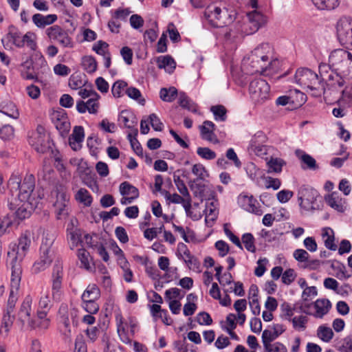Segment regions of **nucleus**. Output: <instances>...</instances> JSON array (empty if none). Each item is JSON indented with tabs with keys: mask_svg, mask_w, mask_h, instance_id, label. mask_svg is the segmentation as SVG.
I'll list each match as a JSON object with an SVG mask.
<instances>
[{
	"mask_svg": "<svg viewBox=\"0 0 352 352\" xmlns=\"http://www.w3.org/2000/svg\"><path fill=\"white\" fill-rule=\"evenodd\" d=\"M74 352H87V344L82 335L76 336Z\"/></svg>",
	"mask_w": 352,
	"mask_h": 352,
	"instance_id": "62",
	"label": "nucleus"
},
{
	"mask_svg": "<svg viewBox=\"0 0 352 352\" xmlns=\"http://www.w3.org/2000/svg\"><path fill=\"white\" fill-rule=\"evenodd\" d=\"M236 316L234 314H229L226 318L225 321H221L220 324L221 329L224 331H230L234 330L236 327Z\"/></svg>",
	"mask_w": 352,
	"mask_h": 352,
	"instance_id": "50",
	"label": "nucleus"
},
{
	"mask_svg": "<svg viewBox=\"0 0 352 352\" xmlns=\"http://www.w3.org/2000/svg\"><path fill=\"white\" fill-rule=\"evenodd\" d=\"M156 63L159 69H164L168 74H172L176 67V62L170 55L157 57Z\"/></svg>",
	"mask_w": 352,
	"mask_h": 352,
	"instance_id": "27",
	"label": "nucleus"
},
{
	"mask_svg": "<svg viewBox=\"0 0 352 352\" xmlns=\"http://www.w3.org/2000/svg\"><path fill=\"white\" fill-rule=\"evenodd\" d=\"M177 95V90L175 87H171L168 89L162 88L160 91V98L164 101L170 102L173 101Z\"/></svg>",
	"mask_w": 352,
	"mask_h": 352,
	"instance_id": "49",
	"label": "nucleus"
},
{
	"mask_svg": "<svg viewBox=\"0 0 352 352\" xmlns=\"http://www.w3.org/2000/svg\"><path fill=\"white\" fill-rule=\"evenodd\" d=\"M173 227L174 230L180 234L181 237L185 242L190 243L195 241V233L190 228L186 227L184 228L182 226H177L175 224H173Z\"/></svg>",
	"mask_w": 352,
	"mask_h": 352,
	"instance_id": "36",
	"label": "nucleus"
},
{
	"mask_svg": "<svg viewBox=\"0 0 352 352\" xmlns=\"http://www.w3.org/2000/svg\"><path fill=\"white\" fill-rule=\"evenodd\" d=\"M52 297L48 288L43 290L38 302V309L37 311V318L40 320L39 326L41 329H45L50 325V320L47 318L48 311L52 305Z\"/></svg>",
	"mask_w": 352,
	"mask_h": 352,
	"instance_id": "8",
	"label": "nucleus"
},
{
	"mask_svg": "<svg viewBox=\"0 0 352 352\" xmlns=\"http://www.w3.org/2000/svg\"><path fill=\"white\" fill-rule=\"evenodd\" d=\"M319 197L318 192L309 186H301L298 191L300 206L305 210L316 209V201Z\"/></svg>",
	"mask_w": 352,
	"mask_h": 352,
	"instance_id": "11",
	"label": "nucleus"
},
{
	"mask_svg": "<svg viewBox=\"0 0 352 352\" xmlns=\"http://www.w3.org/2000/svg\"><path fill=\"white\" fill-rule=\"evenodd\" d=\"M292 323L293 328L297 331H304L307 328L308 318L305 316L300 315L292 318L290 320Z\"/></svg>",
	"mask_w": 352,
	"mask_h": 352,
	"instance_id": "46",
	"label": "nucleus"
},
{
	"mask_svg": "<svg viewBox=\"0 0 352 352\" xmlns=\"http://www.w3.org/2000/svg\"><path fill=\"white\" fill-rule=\"evenodd\" d=\"M31 240L27 233L23 234L18 239V243H11L8 252L7 262L11 265L10 292L8 300L6 310L12 313L19 297V289L21 279L22 269L21 262L25 256Z\"/></svg>",
	"mask_w": 352,
	"mask_h": 352,
	"instance_id": "1",
	"label": "nucleus"
},
{
	"mask_svg": "<svg viewBox=\"0 0 352 352\" xmlns=\"http://www.w3.org/2000/svg\"><path fill=\"white\" fill-rule=\"evenodd\" d=\"M325 201L331 208L339 212H343L345 210V200L336 192H333L325 197Z\"/></svg>",
	"mask_w": 352,
	"mask_h": 352,
	"instance_id": "24",
	"label": "nucleus"
},
{
	"mask_svg": "<svg viewBox=\"0 0 352 352\" xmlns=\"http://www.w3.org/2000/svg\"><path fill=\"white\" fill-rule=\"evenodd\" d=\"M277 63L273 47L269 43H262L243 58L242 67L247 74H263L268 69L274 70Z\"/></svg>",
	"mask_w": 352,
	"mask_h": 352,
	"instance_id": "2",
	"label": "nucleus"
},
{
	"mask_svg": "<svg viewBox=\"0 0 352 352\" xmlns=\"http://www.w3.org/2000/svg\"><path fill=\"white\" fill-rule=\"evenodd\" d=\"M197 300V296L191 293L186 297V303L184 305L183 313L185 316H192L197 309L195 302Z\"/></svg>",
	"mask_w": 352,
	"mask_h": 352,
	"instance_id": "32",
	"label": "nucleus"
},
{
	"mask_svg": "<svg viewBox=\"0 0 352 352\" xmlns=\"http://www.w3.org/2000/svg\"><path fill=\"white\" fill-rule=\"evenodd\" d=\"M32 302V297L30 296H27L23 300L19 311L17 315V322L22 327L32 328L34 329L36 327H39V322L37 319L36 321L32 320L31 318V305Z\"/></svg>",
	"mask_w": 352,
	"mask_h": 352,
	"instance_id": "10",
	"label": "nucleus"
},
{
	"mask_svg": "<svg viewBox=\"0 0 352 352\" xmlns=\"http://www.w3.org/2000/svg\"><path fill=\"white\" fill-rule=\"evenodd\" d=\"M67 241L71 250H74L83 242L81 230L73 224L68 225L67 228Z\"/></svg>",
	"mask_w": 352,
	"mask_h": 352,
	"instance_id": "21",
	"label": "nucleus"
},
{
	"mask_svg": "<svg viewBox=\"0 0 352 352\" xmlns=\"http://www.w3.org/2000/svg\"><path fill=\"white\" fill-rule=\"evenodd\" d=\"M245 170L248 176L252 181L257 182L260 178H263L264 177L263 170L258 168L256 164L252 162L248 163L247 164Z\"/></svg>",
	"mask_w": 352,
	"mask_h": 352,
	"instance_id": "40",
	"label": "nucleus"
},
{
	"mask_svg": "<svg viewBox=\"0 0 352 352\" xmlns=\"http://www.w3.org/2000/svg\"><path fill=\"white\" fill-rule=\"evenodd\" d=\"M314 317L322 318L326 315L331 307V303L328 299H318L314 302Z\"/></svg>",
	"mask_w": 352,
	"mask_h": 352,
	"instance_id": "28",
	"label": "nucleus"
},
{
	"mask_svg": "<svg viewBox=\"0 0 352 352\" xmlns=\"http://www.w3.org/2000/svg\"><path fill=\"white\" fill-rule=\"evenodd\" d=\"M296 155L303 163L304 165H302L303 169L316 170L318 168L316 160L310 155L301 150H296Z\"/></svg>",
	"mask_w": 352,
	"mask_h": 352,
	"instance_id": "30",
	"label": "nucleus"
},
{
	"mask_svg": "<svg viewBox=\"0 0 352 352\" xmlns=\"http://www.w3.org/2000/svg\"><path fill=\"white\" fill-rule=\"evenodd\" d=\"M341 99L349 105H352V85L345 86L344 89L342 91Z\"/></svg>",
	"mask_w": 352,
	"mask_h": 352,
	"instance_id": "63",
	"label": "nucleus"
},
{
	"mask_svg": "<svg viewBox=\"0 0 352 352\" xmlns=\"http://www.w3.org/2000/svg\"><path fill=\"white\" fill-rule=\"evenodd\" d=\"M236 12L224 3H212L207 6L204 16L215 28H222L232 24L236 18Z\"/></svg>",
	"mask_w": 352,
	"mask_h": 352,
	"instance_id": "4",
	"label": "nucleus"
},
{
	"mask_svg": "<svg viewBox=\"0 0 352 352\" xmlns=\"http://www.w3.org/2000/svg\"><path fill=\"white\" fill-rule=\"evenodd\" d=\"M268 173L279 174L283 170V167L286 165V162L279 157H271L266 163Z\"/></svg>",
	"mask_w": 352,
	"mask_h": 352,
	"instance_id": "31",
	"label": "nucleus"
},
{
	"mask_svg": "<svg viewBox=\"0 0 352 352\" xmlns=\"http://www.w3.org/2000/svg\"><path fill=\"white\" fill-rule=\"evenodd\" d=\"M77 256L80 262V267L89 272L94 270V263L89 252L85 248H80L78 250Z\"/></svg>",
	"mask_w": 352,
	"mask_h": 352,
	"instance_id": "26",
	"label": "nucleus"
},
{
	"mask_svg": "<svg viewBox=\"0 0 352 352\" xmlns=\"http://www.w3.org/2000/svg\"><path fill=\"white\" fill-rule=\"evenodd\" d=\"M201 138L213 144H217L219 140L214 133L215 125L211 121H204L203 124L199 126Z\"/></svg>",
	"mask_w": 352,
	"mask_h": 352,
	"instance_id": "20",
	"label": "nucleus"
},
{
	"mask_svg": "<svg viewBox=\"0 0 352 352\" xmlns=\"http://www.w3.org/2000/svg\"><path fill=\"white\" fill-rule=\"evenodd\" d=\"M8 187L12 197L20 202L30 204L32 208H37L43 197L38 190L34 191L35 180L32 175H27L21 182L20 175L13 173L8 180Z\"/></svg>",
	"mask_w": 352,
	"mask_h": 352,
	"instance_id": "3",
	"label": "nucleus"
},
{
	"mask_svg": "<svg viewBox=\"0 0 352 352\" xmlns=\"http://www.w3.org/2000/svg\"><path fill=\"white\" fill-rule=\"evenodd\" d=\"M340 0H312L313 3L320 10H332L340 4Z\"/></svg>",
	"mask_w": 352,
	"mask_h": 352,
	"instance_id": "44",
	"label": "nucleus"
},
{
	"mask_svg": "<svg viewBox=\"0 0 352 352\" xmlns=\"http://www.w3.org/2000/svg\"><path fill=\"white\" fill-rule=\"evenodd\" d=\"M135 119L134 116L127 111H122L119 116V121L120 123L136 133L138 129L135 126L137 122L134 120Z\"/></svg>",
	"mask_w": 352,
	"mask_h": 352,
	"instance_id": "37",
	"label": "nucleus"
},
{
	"mask_svg": "<svg viewBox=\"0 0 352 352\" xmlns=\"http://www.w3.org/2000/svg\"><path fill=\"white\" fill-rule=\"evenodd\" d=\"M50 118L56 129L62 134L67 133L70 129V122L65 110L59 109L54 110Z\"/></svg>",
	"mask_w": 352,
	"mask_h": 352,
	"instance_id": "16",
	"label": "nucleus"
},
{
	"mask_svg": "<svg viewBox=\"0 0 352 352\" xmlns=\"http://www.w3.org/2000/svg\"><path fill=\"white\" fill-rule=\"evenodd\" d=\"M100 296V292L98 286L95 284L89 285L83 294H82V300H97Z\"/></svg>",
	"mask_w": 352,
	"mask_h": 352,
	"instance_id": "34",
	"label": "nucleus"
},
{
	"mask_svg": "<svg viewBox=\"0 0 352 352\" xmlns=\"http://www.w3.org/2000/svg\"><path fill=\"white\" fill-rule=\"evenodd\" d=\"M47 36L56 41L63 47L73 48L74 43L68 33L58 25H53L46 30Z\"/></svg>",
	"mask_w": 352,
	"mask_h": 352,
	"instance_id": "13",
	"label": "nucleus"
},
{
	"mask_svg": "<svg viewBox=\"0 0 352 352\" xmlns=\"http://www.w3.org/2000/svg\"><path fill=\"white\" fill-rule=\"evenodd\" d=\"M36 36L34 33L28 32L25 34L23 36V46L25 45L28 47L31 50H36L37 45L36 43Z\"/></svg>",
	"mask_w": 352,
	"mask_h": 352,
	"instance_id": "57",
	"label": "nucleus"
},
{
	"mask_svg": "<svg viewBox=\"0 0 352 352\" xmlns=\"http://www.w3.org/2000/svg\"><path fill=\"white\" fill-rule=\"evenodd\" d=\"M23 204L19 206L16 211V217L21 219H25L28 218L32 210L34 208H32L30 204H26V203L22 202Z\"/></svg>",
	"mask_w": 352,
	"mask_h": 352,
	"instance_id": "53",
	"label": "nucleus"
},
{
	"mask_svg": "<svg viewBox=\"0 0 352 352\" xmlns=\"http://www.w3.org/2000/svg\"><path fill=\"white\" fill-rule=\"evenodd\" d=\"M63 278V269L60 265H55L52 274V298L55 301L60 299L62 294V282Z\"/></svg>",
	"mask_w": 352,
	"mask_h": 352,
	"instance_id": "15",
	"label": "nucleus"
},
{
	"mask_svg": "<svg viewBox=\"0 0 352 352\" xmlns=\"http://www.w3.org/2000/svg\"><path fill=\"white\" fill-rule=\"evenodd\" d=\"M180 171L177 170L173 173V181L174 183L179 192V193L184 197H189L190 193L188 190V188L184 183V182L181 179V175L179 174Z\"/></svg>",
	"mask_w": 352,
	"mask_h": 352,
	"instance_id": "43",
	"label": "nucleus"
},
{
	"mask_svg": "<svg viewBox=\"0 0 352 352\" xmlns=\"http://www.w3.org/2000/svg\"><path fill=\"white\" fill-rule=\"evenodd\" d=\"M176 255L179 259H181L183 261L184 258H188L192 256L187 245L184 243H179L177 244Z\"/></svg>",
	"mask_w": 352,
	"mask_h": 352,
	"instance_id": "61",
	"label": "nucleus"
},
{
	"mask_svg": "<svg viewBox=\"0 0 352 352\" xmlns=\"http://www.w3.org/2000/svg\"><path fill=\"white\" fill-rule=\"evenodd\" d=\"M119 190L122 196L129 197L134 199H136L139 197L138 189L127 182L121 183Z\"/></svg>",
	"mask_w": 352,
	"mask_h": 352,
	"instance_id": "35",
	"label": "nucleus"
},
{
	"mask_svg": "<svg viewBox=\"0 0 352 352\" xmlns=\"http://www.w3.org/2000/svg\"><path fill=\"white\" fill-rule=\"evenodd\" d=\"M69 196L65 192H58L57 194V200L54 206L55 213L58 219H63L67 217L69 213Z\"/></svg>",
	"mask_w": 352,
	"mask_h": 352,
	"instance_id": "18",
	"label": "nucleus"
},
{
	"mask_svg": "<svg viewBox=\"0 0 352 352\" xmlns=\"http://www.w3.org/2000/svg\"><path fill=\"white\" fill-rule=\"evenodd\" d=\"M294 81L303 89L309 90L315 97L320 96L324 92L323 81L316 73L308 68L297 69Z\"/></svg>",
	"mask_w": 352,
	"mask_h": 352,
	"instance_id": "5",
	"label": "nucleus"
},
{
	"mask_svg": "<svg viewBox=\"0 0 352 352\" xmlns=\"http://www.w3.org/2000/svg\"><path fill=\"white\" fill-rule=\"evenodd\" d=\"M81 66L88 74H93L97 70L98 63L92 56H85L81 58Z\"/></svg>",
	"mask_w": 352,
	"mask_h": 352,
	"instance_id": "39",
	"label": "nucleus"
},
{
	"mask_svg": "<svg viewBox=\"0 0 352 352\" xmlns=\"http://www.w3.org/2000/svg\"><path fill=\"white\" fill-rule=\"evenodd\" d=\"M53 255L54 254H45L40 252L38 259L34 262L32 266V272L37 274L46 270L52 262Z\"/></svg>",
	"mask_w": 352,
	"mask_h": 352,
	"instance_id": "25",
	"label": "nucleus"
},
{
	"mask_svg": "<svg viewBox=\"0 0 352 352\" xmlns=\"http://www.w3.org/2000/svg\"><path fill=\"white\" fill-rule=\"evenodd\" d=\"M57 20V16L56 14H47L43 15L37 13L32 16V21L34 24L39 28H43L47 25H51Z\"/></svg>",
	"mask_w": 352,
	"mask_h": 352,
	"instance_id": "29",
	"label": "nucleus"
},
{
	"mask_svg": "<svg viewBox=\"0 0 352 352\" xmlns=\"http://www.w3.org/2000/svg\"><path fill=\"white\" fill-rule=\"evenodd\" d=\"M54 234L48 232L44 233L40 248L41 252L54 254V252L52 250V246L54 242Z\"/></svg>",
	"mask_w": 352,
	"mask_h": 352,
	"instance_id": "38",
	"label": "nucleus"
},
{
	"mask_svg": "<svg viewBox=\"0 0 352 352\" xmlns=\"http://www.w3.org/2000/svg\"><path fill=\"white\" fill-rule=\"evenodd\" d=\"M28 141L38 153H44L50 147L48 137L42 126H37L36 130L29 137Z\"/></svg>",
	"mask_w": 352,
	"mask_h": 352,
	"instance_id": "12",
	"label": "nucleus"
},
{
	"mask_svg": "<svg viewBox=\"0 0 352 352\" xmlns=\"http://www.w3.org/2000/svg\"><path fill=\"white\" fill-rule=\"evenodd\" d=\"M74 199L77 202L82 204L87 207L90 206L93 201V198L91 194L84 188H81L76 191L74 195Z\"/></svg>",
	"mask_w": 352,
	"mask_h": 352,
	"instance_id": "33",
	"label": "nucleus"
},
{
	"mask_svg": "<svg viewBox=\"0 0 352 352\" xmlns=\"http://www.w3.org/2000/svg\"><path fill=\"white\" fill-rule=\"evenodd\" d=\"M192 173L196 177L195 182L205 181L209 176L208 171L201 163H197L192 166Z\"/></svg>",
	"mask_w": 352,
	"mask_h": 352,
	"instance_id": "45",
	"label": "nucleus"
},
{
	"mask_svg": "<svg viewBox=\"0 0 352 352\" xmlns=\"http://www.w3.org/2000/svg\"><path fill=\"white\" fill-rule=\"evenodd\" d=\"M329 66L340 74L349 75L352 72V53L344 49L332 51L329 56Z\"/></svg>",
	"mask_w": 352,
	"mask_h": 352,
	"instance_id": "6",
	"label": "nucleus"
},
{
	"mask_svg": "<svg viewBox=\"0 0 352 352\" xmlns=\"http://www.w3.org/2000/svg\"><path fill=\"white\" fill-rule=\"evenodd\" d=\"M214 119L217 121H225L226 120V109L222 105L212 106L210 108Z\"/></svg>",
	"mask_w": 352,
	"mask_h": 352,
	"instance_id": "55",
	"label": "nucleus"
},
{
	"mask_svg": "<svg viewBox=\"0 0 352 352\" xmlns=\"http://www.w3.org/2000/svg\"><path fill=\"white\" fill-rule=\"evenodd\" d=\"M239 206L244 210L258 216L263 214V211L256 199L248 193H241L238 198Z\"/></svg>",
	"mask_w": 352,
	"mask_h": 352,
	"instance_id": "14",
	"label": "nucleus"
},
{
	"mask_svg": "<svg viewBox=\"0 0 352 352\" xmlns=\"http://www.w3.org/2000/svg\"><path fill=\"white\" fill-rule=\"evenodd\" d=\"M197 154L202 159L212 160L216 158L217 154L208 147H198Z\"/></svg>",
	"mask_w": 352,
	"mask_h": 352,
	"instance_id": "54",
	"label": "nucleus"
},
{
	"mask_svg": "<svg viewBox=\"0 0 352 352\" xmlns=\"http://www.w3.org/2000/svg\"><path fill=\"white\" fill-rule=\"evenodd\" d=\"M248 19V25H250V31H246V34H252L256 32L265 23V16L256 10L250 12L247 15Z\"/></svg>",
	"mask_w": 352,
	"mask_h": 352,
	"instance_id": "19",
	"label": "nucleus"
},
{
	"mask_svg": "<svg viewBox=\"0 0 352 352\" xmlns=\"http://www.w3.org/2000/svg\"><path fill=\"white\" fill-rule=\"evenodd\" d=\"M226 157L229 162V165H234L236 168L239 169L242 166V163L239 160L237 154L234 148H229L226 152Z\"/></svg>",
	"mask_w": 352,
	"mask_h": 352,
	"instance_id": "51",
	"label": "nucleus"
},
{
	"mask_svg": "<svg viewBox=\"0 0 352 352\" xmlns=\"http://www.w3.org/2000/svg\"><path fill=\"white\" fill-rule=\"evenodd\" d=\"M92 50L103 57L104 67L109 68L111 64V57L108 43L103 41H98L94 45Z\"/></svg>",
	"mask_w": 352,
	"mask_h": 352,
	"instance_id": "22",
	"label": "nucleus"
},
{
	"mask_svg": "<svg viewBox=\"0 0 352 352\" xmlns=\"http://www.w3.org/2000/svg\"><path fill=\"white\" fill-rule=\"evenodd\" d=\"M82 179L83 184L91 188L93 191H98L99 189L97 181L93 178L91 172L85 173V175L80 176Z\"/></svg>",
	"mask_w": 352,
	"mask_h": 352,
	"instance_id": "58",
	"label": "nucleus"
},
{
	"mask_svg": "<svg viewBox=\"0 0 352 352\" xmlns=\"http://www.w3.org/2000/svg\"><path fill=\"white\" fill-rule=\"evenodd\" d=\"M333 330L325 325H320L317 329V336L324 342H329L333 337Z\"/></svg>",
	"mask_w": 352,
	"mask_h": 352,
	"instance_id": "48",
	"label": "nucleus"
},
{
	"mask_svg": "<svg viewBox=\"0 0 352 352\" xmlns=\"http://www.w3.org/2000/svg\"><path fill=\"white\" fill-rule=\"evenodd\" d=\"M204 212L206 215V223L208 226H212L213 222L217 219L218 214L217 208L213 202L207 204Z\"/></svg>",
	"mask_w": 352,
	"mask_h": 352,
	"instance_id": "41",
	"label": "nucleus"
},
{
	"mask_svg": "<svg viewBox=\"0 0 352 352\" xmlns=\"http://www.w3.org/2000/svg\"><path fill=\"white\" fill-rule=\"evenodd\" d=\"M23 36L21 32L15 27L10 26L8 28V32L2 38L1 41L6 47H12L14 45L17 47H23Z\"/></svg>",
	"mask_w": 352,
	"mask_h": 352,
	"instance_id": "17",
	"label": "nucleus"
},
{
	"mask_svg": "<svg viewBox=\"0 0 352 352\" xmlns=\"http://www.w3.org/2000/svg\"><path fill=\"white\" fill-rule=\"evenodd\" d=\"M264 349L267 352H287L286 346L279 342L263 343Z\"/></svg>",
	"mask_w": 352,
	"mask_h": 352,
	"instance_id": "56",
	"label": "nucleus"
},
{
	"mask_svg": "<svg viewBox=\"0 0 352 352\" xmlns=\"http://www.w3.org/2000/svg\"><path fill=\"white\" fill-rule=\"evenodd\" d=\"M178 102L179 105L188 111L197 113H198L197 105L192 101L184 93H181L179 96Z\"/></svg>",
	"mask_w": 352,
	"mask_h": 352,
	"instance_id": "42",
	"label": "nucleus"
},
{
	"mask_svg": "<svg viewBox=\"0 0 352 352\" xmlns=\"http://www.w3.org/2000/svg\"><path fill=\"white\" fill-rule=\"evenodd\" d=\"M285 331V327L283 324H276L273 327L268 329H265L262 333L263 343H272V341L276 340Z\"/></svg>",
	"mask_w": 352,
	"mask_h": 352,
	"instance_id": "23",
	"label": "nucleus"
},
{
	"mask_svg": "<svg viewBox=\"0 0 352 352\" xmlns=\"http://www.w3.org/2000/svg\"><path fill=\"white\" fill-rule=\"evenodd\" d=\"M184 262L187 265L188 267L197 273L201 272V264L198 259L193 255L188 258H184Z\"/></svg>",
	"mask_w": 352,
	"mask_h": 352,
	"instance_id": "59",
	"label": "nucleus"
},
{
	"mask_svg": "<svg viewBox=\"0 0 352 352\" xmlns=\"http://www.w3.org/2000/svg\"><path fill=\"white\" fill-rule=\"evenodd\" d=\"M336 29L340 43L352 48V18L341 17L336 23Z\"/></svg>",
	"mask_w": 352,
	"mask_h": 352,
	"instance_id": "9",
	"label": "nucleus"
},
{
	"mask_svg": "<svg viewBox=\"0 0 352 352\" xmlns=\"http://www.w3.org/2000/svg\"><path fill=\"white\" fill-rule=\"evenodd\" d=\"M242 243H243L245 248L250 252H256L255 246V239L251 233H245L242 236Z\"/></svg>",
	"mask_w": 352,
	"mask_h": 352,
	"instance_id": "52",
	"label": "nucleus"
},
{
	"mask_svg": "<svg viewBox=\"0 0 352 352\" xmlns=\"http://www.w3.org/2000/svg\"><path fill=\"white\" fill-rule=\"evenodd\" d=\"M339 351L340 352H352V334L342 340Z\"/></svg>",
	"mask_w": 352,
	"mask_h": 352,
	"instance_id": "64",
	"label": "nucleus"
},
{
	"mask_svg": "<svg viewBox=\"0 0 352 352\" xmlns=\"http://www.w3.org/2000/svg\"><path fill=\"white\" fill-rule=\"evenodd\" d=\"M128 88L127 83L122 80H118L116 81L111 87V93L115 98H120L126 94V89Z\"/></svg>",
	"mask_w": 352,
	"mask_h": 352,
	"instance_id": "47",
	"label": "nucleus"
},
{
	"mask_svg": "<svg viewBox=\"0 0 352 352\" xmlns=\"http://www.w3.org/2000/svg\"><path fill=\"white\" fill-rule=\"evenodd\" d=\"M100 98V96L97 94L96 96H93L89 98L86 104L87 107V111L89 113H96L98 112L99 108V102L98 99Z\"/></svg>",
	"mask_w": 352,
	"mask_h": 352,
	"instance_id": "60",
	"label": "nucleus"
},
{
	"mask_svg": "<svg viewBox=\"0 0 352 352\" xmlns=\"http://www.w3.org/2000/svg\"><path fill=\"white\" fill-rule=\"evenodd\" d=\"M270 85L262 78L252 80L249 85V94L252 102L260 104L270 98Z\"/></svg>",
	"mask_w": 352,
	"mask_h": 352,
	"instance_id": "7",
	"label": "nucleus"
}]
</instances>
